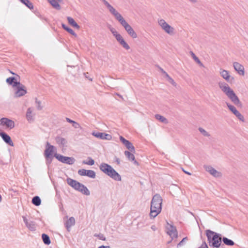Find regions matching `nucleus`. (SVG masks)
<instances>
[{"instance_id":"nucleus-1","label":"nucleus","mask_w":248,"mask_h":248,"mask_svg":"<svg viewBox=\"0 0 248 248\" xmlns=\"http://www.w3.org/2000/svg\"><path fill=\"white\" fill-rule=\"evenodd\" d=\"M219 88L231 101L236 106L242 107V104L234 91L225 82H219Z\"/></svg>"},{"instance_id":"nucleus-2","label":"nucleus","mask_w":248,"mask_h":248,"mask_svg":"<svg viewBox=\"0 0 248 248\" xmlns=\"http://www.w3.org/2000/svg\"><path fill=\"white\" fill-rule=\"evenodd\" d=\"M162 199L158 194H155L151 201L150 216L151 217L155 218L161 211Z\"/></svg>"},{"instance_id":"nucleus-3","label":"nucleus","mask_w":248,"mask_h":248,"mask_svg":"<svg viewBox=\"0 0 248 248\" xmlns=\"http://www.w3.org/2000/svg\"><path fill=\"white\" fill-rule=\"evenodd\" d=\"M206 235L207 237V240L209 246L215 248L220 247L221 244V234L217 233L210 230L205 231Z\"/></svg>"},{"instance_id":"nucleus-4","label":"nucleus","mask_w":248,"mask_h":248,"mask_svg":"<svg viewBox=\"0 0 248 248\" xmlns=\"http://www.w3.org/2000/svg\"><path fill=\"white\" fill-rule=\"evenodd\" d=\"M99 169L105 174L113 180L117 181H121V175L110 165L102 163L100 164Z\"/></svg>"},{"instance_id":"nucleus-5","label":"nucleus","mask_w":248,"mask_h":248,"mask_svg":"<svg viewBox=\"0 0 248 248\" xmlns=\"http://www.w3.org/2000/svg\"><path fill=\"white\" fill-rule=\"evenodd\" d=\"M116 20H117L122 26L124 27L127 33L132 38H136L137 37V33L134 31L133 28L129 25L124 17L121 15Z\"/></svg>"},{"instance_id":"nucleus-6","label":"nucleus","mask_w":248,"mask_h":248,"mask_svg":"<svg viewBox=\"0 0 248 248\" xmlns=\"http://www.w3.org/2000/svg\"><path fill=\"white\" fill-rule=\"evenodd\" d=\"M54 156L59 161L68 165L74 164L75 161L73 157L65 156L57 153L54 154Z\"/></svg>"},{"instance_id":"nucleus-7","label":"nucleus","mask_w":248,"mask_h":248,"mask_svg":"<svg viewBox=\"0 0 248 248\" xmlns=\"http://www.w3.org/2000/svg\"><path fill=\"white\" fill-rule=\"evenodd\" d=\"M158 24L161 28L167 33L173 34L174 29L173 27L169 25L164 19H161L158 20Z\"/></svg>"},{"instance_id":"nucleus-8","label":"nucleus","mask_w":248,"mask_h":248,"mask_svg":"<svg viewBox=\"0 0 248 248\" xmlns=\"http://www.w3.org/2000/svg\"><path fill=\"white\" fill-rule=\"evenodd\" d=\"M167 224L168 225L167 227V229L168 230L167 234L172 238V239L177 238L178 232L176 228L172 224H169L168 221H167Z\"/></svg>"},{"instance_id":"nucleus-9","label":"nucleus","mask_w":248,"mask_h":248,"mask_svg":"<svg viewBox=\"0 0 248 248\" xmlns=\"http://www.w3.org/2000/svg\"><path fill=\"white\" fill-rule=\"evenodd\" d=\"M229 110L241 121L244 122L245 118L241 113L237 110L236 108L230 103H226Z\"/></svg>"},{"instance_id":"nucleus-10","label":"nucleus","mask_w":248,"mask_h":248,"mask_svg":"<svg viewBox=\"0 0 248 248\" xmlns=\"http://www.w3.org/2000/svg\"><path fill=\"white\" fill-rule=\"evenodd\" d=\"M16 88V91L15 93V97H19L24 95L27 93V90L25 86L19 83V85L15 87Z\"/></svg>"},{"instance_id":"nucleus-11","label":"nucleus","mask_w":248,"mask_h":248,"mask_svg":"<svg viewBox=\"0 0 248 248\" xmlns=\"http://www.w3.org/2000/svg\"><path fill=\"white\" fill-rule=\"evenodd\" d=\"M0 125L5 126L10 129L15 127V122L7 118H2L0 119Z\"/></svg>"},{"instance_id":"nucleus-12","label":"nucleus","mask_w":248,"mask_h":248,"mask_svg":"<svg viewBox=\"0 0 248 248\" xmlns=\"http://www.w3.org/2000/svg\"><path fill=\"white\" fill-rule=\"evenodd\" d=\"M55 147L53 145L50 144L47 141L46 143V148L44 152V155L45 157L49 158L50 156L54 157L53 153L54 152Z\"/></svg>"},{"instance_id":"nucleus-13","label":"nucleus","mask_w":248,"mask_h":248,"mask_svg":"<svg viewBox=\"0 0 248 248\" xmlns=\"http://www.w3.org/2000/svg\"><path fill=\"white\" fill-rule=\"evenodd\" d=\"M102 1L107 7L110 13L115 16L116 19L121 16V15L106 0H102Z\"/></svg>"},{"instance_id":"nucleus-14","label":"nucleus","mask_w":248,"mask_h":248,"mask_svg":"<svg viewBox=\"0 0 248 248\" xmlns=\"http://www.w3.org/2000/svg\"><path fill=\"white\" fill-rule=\"evenodd\" d=\"M78 174L81 176H87L93 179L95 178L96 176V173L93 170H86L85 169L79 170Z\"/></svg>"},{"instance_id":"nucleus-15","label":"nucleus","mask_w":248,"mask_h":248,"mask_svg":"<svg viewBox=\"0 0 248 248\" xmlns=\"http://www.w3.org/2000/svg\"><path fill=\"white\" fill-rule=\"evenodd\" d=\"M120 140L121 141L125 146L126 148L129 150L132 153L135 152V149L132 143L129 140L125 139L123 136L120 137Z\"/></svg>"},{"instance_id":"nucleus-16","label":"nucleus","mask_w":248,"mask_h":248,"mask_svg":"<svg viewBox=\"0 0 248 248\" xmlns=\"http://www.w3.org/2000/svg\"><path fill=\"white\" fill-rule=\"evenodd\" d=\"M204 168L207 171L209 172L210 174L215 177L219 178L222 176L221 172L217 171L210 166H206L204 167Z\"/></svg>"},{"instance_id":"nucleus-17","label":"nucleus","mask_w":248,"mask_h":248,"mask_svg":"<svg viewBox=\"0 0 248 248\" xmlns=\"http://www.w3.org/2000/svg\"><path fill=\"white\" fill-rule=\"evenodd\" d=\"M92 134L94 137L102 140H110L112 139L111 135L106 134L105 133L93 132Z\"/></svg>"},{"instance_id":"nucleus-18","label":"nucleus","mask_w":248,"mask_h":248,"mask_svg":"<svg viewBox=\"0 0 248 248\" xmlns=\"http://www.w3.org/2000/svg\"><path fill=\"white\" fill-rule=\"evenodd\" d=\"M0 136L6 143L11 146H14V143L11 137L7 133L4 132H2L0 133Z\"/></svg>"},{"instance_id":"nucleus-19","label":"nucleus","mask_w":248,"mask_h":248,"mask_svg":"<svg viewBox=\"0 0 248 248\" xmlns=\"http://www.w3.org/2000/svg\"><path fill=\"white\" fill-rule=\"evenodd\" d=\"M233 67L236 71L240 75L244 76L245 74L244 66L237 62H234L233 63Z\"/></svg>"},{"instance_id":"nucleus-20","label":"nucleus","mask_w":248,"mask_h":248,"mask_svg":"<svg viewBox=\"0 0 248 248\" xmlns=\"http://www.w3.org/2000/svg\"><path fill=\"white\" fill-rule=\"evenodd\" d=\"M220 74L224 79L230 83H232L234 80V78L233 77L231 78L229 72L226 70H222L220 71Z\"/></svg>"},{"instance_id":"nucleus-21","label":"nucleus","mask_w":248,"mask_h":248,"mask_svg":"<svg viewBox=\"0 0 248 248\" xmlns=\"http://www.w3.org/2000/svg\"><path fill=\"white\" fill-rule=\"evenodd\" d=\"M55 140L60 147L62 148L67 147V141L65 138L60 136H57L55 138Z\"/></svg>"},{"instance_id":"nucleus-22","label":"nucleus","mask_w":248,"mask_h":248,"mask_svg":"<svg viewBox=\"0 0 248 248\" xmlns=\"http://www.w3.org/2000/svg\"><path fill=\"white\" fill-rule=\"evenodd\" d=\"M23 221L26 224V227L31 231H34L36 230V226L33 221H28L26 217H23Z\"/></svg>"},{"instance_id":"nucleus-23","label":"nucleus","mask_w":248,"mask_h":248,"mask_svg":"<svg viewBox=\"0 0 248 248\" xmlns=\"http://www.w3.org/2000/svg\"><path fill=\"white\" fill-rule=\"evenodd\" d=\"M116 39L119 43V44L126 50H128L130 49V47L124 41L121 35L118 36Z\"/></svg>"},{"instance_id":"nucleus-24","label":"nucleus","mask_w":248,"mask_h":248,"mask_svg":"<svg viewBox=\"0 0 248 248\" xmlns=\"http://www.w3.org/2000/svg\"><path fill=\"white\" fill-rule=\"evenodd\" d=\"M75 224V219L74 217H70L64 223L67 231L70 232V228Z\"/></svg>"},{"instance_id":"nucleus-25","label":"nucleus","mask_w":248,"mask_h":248,"mask_svg":"<svg viewBox=\"0 0 248 248\" xmlns=\"http://www.w3.org/2000/svg\"><path fill=\"white\" fill-rule=\"evenodd\" d=\"M6 81L8 84L12 85L13 87L18 86V85H19L20 83L19 81H17L16 78L14 77H11L7 78Z\"/></svg>"},{"instance_id":"nucleus-26","label":"nucleus","mask_w":248,"mask_h":248,"mask_svg":"<svg viewBox=\"0 0 248 248\" xmlns=\"http://www.w3.org/2000/svg\"><path fill=\"white\" fill-rule=\"evenodd\" d=\"M78 191L81 192L83 194L86 195L87 196H89L90 194V191L87 188L86 186H85L83 184H80L78 182Z\"/></svg>"},{"instance_id":"nucleus-27","label":"nucleus","mask_w":248,"mask_h":248,"mask_svg":"<svg viewBox=\"0 0 248 248\" xmlns=\"http://www.w3.org/2000/svg\"><path fill=\"white\" fill-rule=\"evenodd\" d=\"M33 108H28L27 113H26V118L28 122H31L33 121V116L32 115V112L33 111Z\"/></svg>"},{"instance_id":"nucleus-28","label":"nucleus","mask_w":248,"mask_h":248,"mask_svg":"<svg viewBox=\"0 0 248 248\" xmlns=\"http://www.w3.org/2000/svg\"><path fill=\"white\" fill-rule=\"evenodd\" d=\"M66 181L69 186L78 190V181L69 178H68Z\"/></svg>"},{"instance_id":"nucleus-29","label":"nucleus","mask_w":248,"mask_h":248,"mask_svg":"<svg viewBox=\"0 0 248 248\" xmlns=\"http://www.w3.org/2000/svg\"><path fill=\"white\" fill-rule=\"evenodd\" d=\"M62 28L64 30L67 31L68 33L73 35L75 37H77V34L74 32V31L72 29L70 28L69 27H68V26H67L65 24H64L63 23L62 24Z\"/></svg>"},{"instance_id":"nucleus-30","label":"nucleus","mask_w":248,"mask_h":248,"mask_svg":"<svg viewBox=\"0 0 248 248\" xmlns=\"http://www.w3.org/2000/svg\"><path fill=\"white\" fill-rule=\"evenodd\" d=\"M22 3L24 4L30 10L33 9V5L32 3L29 0H19Z\"/></svg>"},{"instance_id":"nucleus-31","label":"nucleus","mask_w":248,"mask_h":248,"mask_svg":"<svg viewBox=\"0 0 248 248\" xmlns=\"http://www.w3.org/2000/svg\"><path fill=\"white\" fill-rule=\"evenodd\" d=\"M42 239L44 243L46 245H49L51 243V241L49 236L45 233L42 234Z\"/></svg>"},{"instance_id":"nucleus-32","label":"nucleus","mask_w":248,"mask_h":248,"mask_svg":"<svg viewBox=\"0 0 248 248\" xmlns=\"http://www.w3.org/2000/svg\"><path fill=\"white\" fill-rule=\"evenodd\" d=\"M32 203L35 206H39L41 203V200L38 196L33 197L31 201Z\"/></svg>"},{"instance_id":"nucleus-33","label":"nucleus","mask_w":248,"mask_h":248,"mask_svg":"<svg viewBox=\"0 0 248 248\" xmlns=\"http://www.w3.org/2000/svg\"><path fill=\"white\" fill-rule=\"evenodd\" d=\"M155 117L156 120L164 124H167L168 123V120L165 117L160 115V114H155Z\"/></svg>"},{"instance_id":"nucleus-34","label":"nucleus","mask_w":248,"mask_h":248,"mask_svg":"<svg viewBox=\"0 0 248 248\" xmlns=\"http://www.w3.org/2000/svg\"><path fill=\"white\" fill-rule=\"evenodd\" d=\"M222 241L223 243L227 246H232L234 245V243L232 240L225 237L222 238Z\"/></svg>"},{"instance_id":"nucleus-35","label":"nucleus","mask_w":248,"mask_h":248,"mask_svg":"<svg viewBox=\"0 0 248 248\" xmlns=\"http://www.w3.org/2000/svg\"><path fill=\"white\" fill-rule=\"evenodd\" d=\"M48 1L55 9L57 10H60L61 9V6L56 0H48Z\"/></svg>"},{"instance_id":"nucleus-36","label":"nucleus","mask_w":248,"mask_h":248,"mask_svg":"<svg viewBox=\"0 0 248 248\" xmlns=\"http://www.w3.org/2000/svg\"><path fill=\"white\" fill-rule=\"evenodd\" d=\"M131 152H130V151H124V155H125L127 157V158L130 161H132V160H134L135 159V156H134V155L131 153Z\"/></svg>"},{"instance_id":"nucleus-37","label":"nucleus","mask_w":248,"mask_h":248,"mask_svg":"<svg viewBox=\"0 0 248 248\" xmlns=\"http://www.w3.org/2000/svg\"><path fill=\"white\" fill-rule=\"evenodd\" d=\"M67 20L68 23L74 27L78 28V23L74 20L73 18L70 16H68Z\"/></svg>"},{"instance_id":"nucleus-38","label":"nucleus","mask_w":248,"mask_h":248,"mask_svg":"<svg viewBox=\"0 0 248 248\" xmlns=\"http://www.w3.org/2000/svg\"><path fill=\"white\" fill-rule=\"evenodd\" d=\"M190 53L192 56V57L193 58V59L194 60V61L197 63H198L200 66H203V64L202 63V62H201V61L200 60V59L195 55V54L192 51H191L190 52Z\"/></svg>"},{"instance_id":"nucleus-39","label":"nucleus","mask_w":248,"mask_h":248,"mask_svg":"<svg viewBox=\"0 0 248 248\" xmlns=\"http://www.w3.org/2000/svg\"><path fill=\"white\" fill-rule=\"evenodd\" d=\"M108 28L116 39L118 36L121 35L120 34L118 33L117 31L114 28L112 27L111 25L109 26Z\"/></svg>"},{"instance_id":"nucleus-40","label":"nucleus","mask_w":248,"mask_h":248,"mask_svg":"<svg viewBox=\"0 0 248 248\" xmlns=\"http://www.w3.org/2000/svg\"><path fill=\"white\" fill-rule=\"evenodd\" d=\"M88 161L84 160L82 162L83 164H86L88 165H93L94 164V161L93 159H92L91 157H88L87 158Z\"/></svg>"},{"instance_id":"nucleus-41","label":"nucleus","mask_w":248,"mask_h":248,"mask_svg":"<svg viewBox=\"0 0 248 248\" xmlns=\"http://www.w3.org/2000/svg\"><path fill=\"white\" fill-rule=\"evenodd\" d=\"M188 240V238L187 237H184L177 245V248H179L183 246H184L186 242V241Z\"/></svg>"},{"instance_id":"nucleus-42","label":"nucleus","mask_w":248,"mask_h":248,"mask_svg":"<svg viewBox=\"0 0 248 248\" xmlns=\"http://www.w3.org/2000/svg\"><path fill=\"white\" fill-rule=\"evenodd\" d=\"M35 103L36 104V108L38 110H41L43 108V107L41 106V101L38 100L37 98H35Z\"/></svg>"},{"instance_id":"nucleus-43","label":"nucleus","mask_w":248,"mask_h":248,"mask_svg":"<svg viewBox=\"0 0 248 248\" xmlns=\"http://www.w3.org/2000/svg\"><path fill=\"white\" fill-rule=\"evenodd\" d=\"M199 130L204 136L209 137L210 136V135L209 134V133L207 132L206 130H205L202 127H199Z\"/></svg>"},{"instance_id":"nucleus-44","label":"nucleus","mask_w":248,"mask_h":248,"mask_svg":"<svg viewBox=\"0 0 248 248\" xmlns=\"http://www.w3.org/2000/svg\"><path fill=\"white\" fill-rule=\"evenodd\" d=\"M94 236L98 237L100 240L105 241L106 240V237L104 236V234L102 233L99 234H94Z\"/></svg>"},{"instance_id":"nucleus-45","label":"nucleus","mask_w":248,"mask_h":248,"mask_svg":"<svg viewBox=\"0 0 248 248\" xmlns=\"http://www.w3.org/2000/svg\"><path fill=\"white\" fill-rule=\"evenodd\" d=\"M66 119L67 122H69L70 123H72L73 124V126L75 128L78 127V123L74 121H73V120H71L70 119H69L68 118H66Z\"/></svg>"},{"instance_id":"nucleus-46","label":"nucleus","mask_w":248,"mask_h":248,"mask_svg":"<svg viewBox=\"0 0 248 248\" xmlns=\"http://www.w3.org/2000/svg\"><path fill=\"white\" fill-rule=\"evenodd\" d=\"M53 157V156H50L49 158L45 157L46 164L47 166H49L51 164Z\"/></svg>"},{"instance_id":"nucleus-47","label":"nucleus","mask_w":248,"mask_h":248,"mask_svg":"<svg viewBox=\"0 0 248 248\" xmlns=\"http://www.w3.org/2000/svg\"><path fill=\"white\" fill-rule=\"evenodd\" d=\"M169 82H170L172 85H173L174 86L176 87L177 85V84L174 81V80L170 77H169V78L168 79Z\"/></svg>"},{"instance_id":"nucleus-48","label":"nucleus","mask_w":248,"mask_h":248,"mask_svg":"<svg viewBox=\"0 0 248 248\" xmlns=\"http://www.w3.org/2000/svg\"><path fill=\"white\" fill-rule=\"evenodd\" d=\"M199 248H208V247L206 242L204 241Z\"/></svg>"},{"instance_id":"nucleus-49","label":"nucleus","mask_w":248,"mask_h":248,"mask_svg":"<svg viewBox=\"0 0 248 248\" xmlns=\"http://www.w3.org/2000/svg\"><path fill=\"white\" fill-rule=\"evenodd\" d=\"M83 75L85 76V78L88 79L90 81H92V78H90L89 77V76H88L89 73H84Z\"/></svg>"},{"instance_id":"nucleus-50","label":"nucleus","mask_w":248,"mask_h":248,"mask_svg":"<svg viewBox=\"0 0 248 248\" xmlns=\"http://www.w3.org/2000/svg\"><path fill=\"white\" fill-rule=\"evenodd\" d=\"M67 71L70 73H71L72 75H73L74 76H75L76 75V72H73L72 70H71L70 69H67ZM76 72V71H75Z\"/></svg>"},{"instance_id":"nucleus-51","label":"nucleus","mask_w":248,"mask_h":248,"mask_svg":"<svg viewBox=\"0 0 248 248\" xmlns=\"http://www.w3.org/2000/svg\"><path fill=\"white\" fill-rule=\"evenodd\" d=\"M188 0L192 3H196L197 2V0Z\"/></svg>"},{"instance_id":"nucleus-52","label":"nucleus","mask_w":248,"mask_h":248,"mask_svg":"<svg viewBox=\"0 0 248 248\" xmlns=\"http://www.w3.org/2000/svg\"><path fill=\"white\" fill-rule=\"evenodd\" d=\"M98 248H110V247L109 246H101Z\"/></svg>"},{"instance_id":"nucleus-53","label":"nucleus","mask_w":248,"mask_h":248,"mask_svg":"<svg viewBox=\"0 0 248 248\" xmlns=\"http://www.w3.org/2000/svg\"><path fill=\"white\" fill-rule=\"evenodd\" d=\"M183 171H184L186 174H188V175H191V173H190V172H188V171H186V170H184L183 169Z\"/></svg>"},{"instance_id":"nucleus-54","label":"nucleus","mask_w":248,"mask_h":248,"mask_svg":"<svg viewBox=\"0 0 248 248\" xmlns=\"http://www.w3.org/2000/svg\"><path fill=\"white\" fill-rule=\"evenodd\" d=\"M163 73L165 74L166 77L168 78V79L169 77H170L169 75L165 71H163Z\"/></svg>"},{"instance_id":"nucleus-55","label":"nucleus","mask_w":248,"mask_h":248,"mask_svg":"<svg viewBox=\"0 0 248 248\" xmlns=\"http://www.w3.org/2000/svg\"><path fill=\"white\" fill-rule=\"evenodd\" d=\"M116 162H117V164H120V160L119 158H116Z\"/></svg>"},{"instance_id":"nucleus-56","label":"nucleus","mask_w":248,"mask_h":248,"mask_svg":"<svg viewBox=\"0 0 248 248\" xmlns=\"http://www.w3.org/2000/svg\"><path fill=\"white\" fill-rule=\"evenodd\" d=\"M133 161H134V163L137 165H139V163L135 160V159H134V160H132Z\"/></svg>"},{"instance_id":"nucleus-57","label":"nucleus","mask_w":248,"mask_h":248,"mask_svg":"<svg viewBox=\"0 0 248 248\" xmlns=\"http://www.w3.org/2000/svg\"><path fill=\"white\" fill-rule=\"evenodd\" d=\"M2 201V197L1 196V195L0 194V203Z\"/></svg>"},{"instance_id":"nucleus-58","label":"nucleus","mask_w":248,"mask_h":248,"mask_svg":"<svg viewBox=\"0 0 248 248\" xmlns=\"http://www.w3.org/2000/svg\"><path fill=\"white\" fill-rule=\"evenodd\" d=\"M173 239H171L170 241L168 242V244H170L172 240Z\"/></svg>"},{"instance_id":"nucleus-59","label":"nucleus","mask_w":248,"mask_h":248,"mask_svg":"<svg viewBox=\"0 0 248 248\" xmlns=\"http://www.w3.org/2000/svg\"><path fill=\"white\" fill-rule=\"evenodd\" d=\"M154 227H155L154 226H152V229H153L154 230H155Z\"/></svg>"},{"instance_id":"nucleus-60","label":"nucleus","mask_w":248,"mask_h":248,"mask_svg":"<svg viewBox=\"0 0 248 248\" xmlns=\"http://www.w3.org/2000/svg\"><path fill=\"white\" fill-rule=\"evenodd\" d=\"M161 71H162V72L163 73V71H165L164 70H163V69H161Z\"/></svg>"},{"instance_id":"nucleus-61","label":"nucleus","mask_w":248,"mask_h":248,"mask_svg":"<svg viewBox=\"0 0 248 248\" xmlns=\"http://www.w3.org/2000/svg\"><path fill=\"white\" fill-rule=\"evenodd\" d=\"M67 67H68L72 68V66H69V65H67Z\"/></svg>"},{"instance_id":"nucleus-62","label":"nucleus","mask_w":248,"mask_h":248,"mask_svg":"<svg viewBox=\"0 0 248 248\" xmlns=\"http://www.w3.org/2000/svg\"><path fill=\"white\" fill-rule=\"evenodd\" d=\"M11 73L13 75H16V74H15V73H14V72H11Z\"/></svg>"},{"instance_id":"nucleus-63","label":"nucleus","mask_w":248,"mask_h":248,"mask_svg":"<svg viewBox=\"0 0 248 248\" xmlns=\"http://www.w3.org/2000/svg\"><path fill=\"white\" fill-rule=\"evenodd\" d=\"M57 0L59 1H61V0Z\"/></svg>"}]
</instances>
